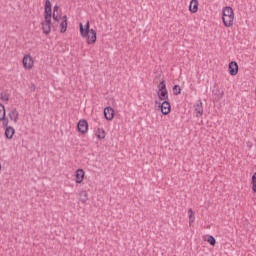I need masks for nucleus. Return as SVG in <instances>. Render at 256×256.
<instances>
[{
  "mask_svg": "<svg viewBox=\"0 0 256 256\" xmlns=\"http://www.w3.org/2000/svg\"><path fill=\"white\" fill-rule=\"evenodd\" d=\"M13 135H15V128L8 126L5 130L6 139H13Z\"/></svg>",
  "mask_w": 256,
  "mask_h": 256,
  "instance_id": "4468645a",
  "label": "nucleus"
},
{
  "mask_svg": "<svg viewBox=\"0 0 256 256\" xmlns=\"http://www.w3.org/2000/svg\"><path fill=\"white\" fill-rule=\"evenodd\" d=\"M76 183H83V179H85V171L83 169H78L75 174Z\"/></svg>",
  "mask_w": 256,
  "mask_h": 256,
  "instance_id": "9b49d317",
  "label": "nucleus"
},
{
  "mask_svg": "<svg viewBox=\"0 0 256 256\" xmlns=\"http://www.w3.org/2000/svg\"><path fill=\"white\" fill-rule=\"evenodd\" d=\"M228 69H229L230 75L232 76H235L237 75V73H239V65L235 61H232L229 63Z\"/></svg>",
  "mask_w": 256,
  "mask_h": 256,
  "instance_id": "6e6552de",
  "label": "nucleus"
},
{
  "mask_svg": "<svg viewBox=\"0 0 256 256\" xmlns=\"http://www.w3.org/2000/svg\"><path fill=\"white\" fill-rule=\"evenodd\" d=\"M41 25H42V30L44 35H49V33H51V25H52L51 18H49L48 20L45 19V22H42Z\"/></svg>",
  "mask_w": 256,
  "mask_h": 256,
  "instance_id": "0eeeda50",
  "label": "nucleus"
},
{
  "mask_svg": "<svg viewBox=\"0 0 256 256\" xmlns=\"http://www.w3.org/2000/svg\"><path fill=\"white\" fill-rule=\"evenodd\" d=\"M160 109L162 115H169L171 113V103H169V100H164L162 104H160Z\"/></svg>",
  "mask_w": 256,
  "mask_h": 256,
  "instance_id": "39448f33",
  "label": "nucleus"
},
{
  "mask_svg": "<svg viewBox=\"0 0 256 256\" xmlns=\"http://www.w3.org/2000/svg\"><path fill=\"white\" fill-rule=\"evenodd\" d=\"M79 27H80V35L84 39H87L88 45H93V43H96L97 31L90 29L89 21L86 22L84 27H83V23H80Z\"/></svg>",
  "mask_w": 256,
  "mask_h": 256,
  "instance_id": "f257e3e1",
  "label": "nucleus"
},
{
  "mask_svg": "<svg viewBox=\"0 0 256 256\" xmlns=\"http://www.w3.org/2000/svg\"><path fill=\"white\" fill-rule=\"evenodd\" d=\"M189 11L190 13H197V11H199V1L191 0L189 5Z\"/></svg>",
  "mask_w": 256,
  "mask_h": 256,
  "instance_id": "9d476101",
  "label": "nucleus"
},
{
  "mask_svg": "<svg viewBox=\"0 0 256 256\" xmlns=\"http://www.w3.org/2000/svg\"><path fill=\"white\" fill-rule=\"evenodd\" d=\"M77 130L79 131V133H82V135H85V133L89 131V123H87V120H79L77 124Z\"/></svg>",
  "mask_w": 256,
  "mask_h": 256,
  "instance_id": "20e7f679",
  "label": "nucleus"
},
{
  "mask_svg": "<svg viewBox=\"0 0 256 256\" xmlns=\"http://www.w3.org/2000/svg\"><path fill=\"white\" fill-rule=\"evenodd\" d=\"M60 33H65L67 31V16H63V21L60 23Z\"/></svg>",
  "mask_w": 256,
  "mask_h": 256,
  "instance_id": "a211bd4d",
  "label": "nucleus"
},
{
  "mask_svg": "<svg viewBox=\"0 0 256 256\" xmlns=\"http://www.w3.org/2000/svg\"><path fill=\"white\" fill-rule=\"evenodd\" d=\"M1 108L3 110V115H2V118H1V121H2V124L4 125V127H7V125H9V119H7L5 117V105L1 104Z\"/></svg>",
  "mask_w": 256,
  "mask_h": 256,
  "instance_id": "dca6fc26",
  "label": "nucleus"
},
{
  "mask_svg": "<svg viewBox=\"0 0 256 256\" xmlns=\"http://www.w3.org/2000/svg\"><path fill=\"white\" fill-rule=\"evenodd\" d=\"M105 130L103 128H98L97 131H96V137L98 139H105Z\"/></svg>",
  "mask_w": 256,
  "mask_h": 256,
  "instance_id": "aec40b11",
  "label": "nucleus"
},
{
  "mask_svg": "<svg viewBox=\"0 0 256 256\" xmlns=\"http://www.w3.org/2000/svg\"><path fill=\"white\" fill-rule=\"evenodd\" d=\"M52 19L54 21L52 23V27L55 31V27H58L59 26V21H61V14H59V12H53Z\"/></svg>",
  "mask_w": 256,
  "mask_h": 256,
  "instance_id": "1a4fd4ad",
  "label": "nucleus"
},
{
  "mask_svg": "<svg viewBox=\"0 0 256 256\" xmlns=\"http://www.w3.org/2000/svg\"><path fill=\"white\" fill-rule=\"evenodd\" d=\"M44 8H51V0H46Z\"/></svg>",
  "mask_w": 256,
  "mask_h": 256,
  "instance_id": "bb28decb",
  "label": "nucleus"
},
{
  "mask_svg": "<svg viewBox=\"0 0 256 256\" xmlns=\"http://www.w3.org/2000/svg\"><path fill=\"white\" fill-rule=\"evenodd\" d=\"M155 103H156V105L159 104V102H157V101Z\"/></svg>",
  "mask_w": 256,
  "mask_h": 256,
  "instance_id": "c756f323",
  "label": "nucleus"
},
{
  "mask_svg": "<svg viewBox=\"0 0 256 256\" xmlns=\"http://www.w3.org/2000/svg\"><path fill=\"white\" fill-rule=\"evenodd\" d=\"M222 21L226 27H233V23L235 21V12H233V8L231 6H226L222 10Z\"/></svg>",
  "mask_w": 256,
  "mask_h": 256,
  "instance_id": "f03ea898",
  "label": "nucleus"
},
{
  "mask_svg": "<svg viewBox=\"0 0 256 256\" xmlns=\"http://www.w3.org/2000/svg\"><path fill=\"white\" fill-rule=\"evenodd\" d=\"M158 87L159 91H167V85L165 84V80H162Z\"/></svg>",
  "mask_w": 256,
  "mask_h": 256,
  "instance_id": "393cba45",
  "label": "nucleus"
},
{
  "mask_svg": "<svg viewBox=\"0 0 256 256\" xmlns=\"http://www.w3.org/2000/svg\"><path fill=\"white\" fill-rule=\"evenodd\" d=\"M53 10L51 8H44V19H51Z\"/></svg>",
  "mask_w": 256,
  "mask_h": 256,
  "instance_id": "6ab92c4d",
  "label": "nucleus"
},
{
  "mask_svg": "<svg viewBox=\"0 0 256 256\" xmlns=\"http://www.w3.org/2000/svg\"><path fill=\"white\" fill-rule=\"evenodd\" d=\"M158 97L160 101H169V92L167 90H159Z\"/></svg>",
  "mask_w": 256,
  "mask_h": 256,
  "instance_id": "f8f14e48",
  "label": "nucleus"
},
{
  "mask_svg": "<svg viewBox=\"0 0 256 256\" xmlns=\"http://www.w3.org/2000/svg\"><path fill=\"white\" fill-rule=\"evenodd\" d=\"M53 13H59V6L58 5L54 6Z\"/></svg>",
  "mask_w": 256,
  "mask_h": 256,
  "instance_id": "cd10ccee",
  "label": "nucleus"
},
{
  "mask_svg": "<svg viewBox=\"0 0 256 256\" xmlns=\"http://www.w3.org/2000/svg\"><path fill=\"white\" fill-rule=\"evenodd\" d=\"M252 191L256 193V172L252 176Z\"/></svg>",
  "mask_w": 256,
  "mask_h": 256,
  "instance_id": "b1692460",
  "label": "nucleus"
},
{
  "mask_svg": "<svg viewBox=\"0 0 256 256\" xmlns=\"http://www.w3.org/2000/svg\"><path fill=\"white\" fill-rule=\"evenodd\" d=\"M207 242L212 246V247H215L216 243H217V240H215V237L213 236H208L207 238Z\"/></svg>",
  "mask_w": 256,
  "mask_h": 256,
  "instance_id": "5701e85b",
  "label": "nucleus"
},
{
  "mask_svg": "<svg viewBox=\"0 0 256 256\" xmlns=\"http://www.w3.org/2000/svg\"><path fill=\"white\" fill-rule=\"evenodd\" d=\"M22 64L24 69H33V57H31V54H26L23 57Z\"/></svg>",
  "mask_w": 256,
  "mask_h": 256,
  "instance_id": "7ed1b4c3",
  "label": "nucleus"
},
{
  "mask_svg": "<svg viewBox=\"0 0 256 256\" xmlns=\"http://www.w3.org/2000/svg\"><path fill=\"white\" fill-rule=\"evenodd\" d=\"M104 117L107 121H113V117H115V110L108 106L104 109Z\"/></svg>",
  "mask_w": 256,
  "mask_h": 256,
  "instance_id": "423d86ee",
  "label": "nucleus"
},
{
  "mask_svg": "<svg viewBox=\"0 0 256 256\" xmlns=\"http://www.w3.org/2000/svg\"><path fill=\"white\" fill-rule=\"evenodd\" d=\"M173 95H181V86L174 85L172 88Z\"/></svg>",
  "mask_w": 256,
  "mask_h": 256,
  "instance_id": "4be33fe9",
  "label": "nucleus"
},
{
  "mask_svg": "<svg viewBox=\"0 0 256 256\" xmlns=\"http://www.w3.org/2000/svg\"><path fill=\"white\" fill-rule=\"evenodd\" d=\"M79 195L81 203H87V201H89V194H87V191H81Z\"/></svg>",
  "mask_w": 256,
  "mask_h": 256,
  "instance_id": "f3484780",
  "label": "nucleus"
},
{
  "mask_svg": "<svg viewBox=\"0 0 256 256\" xmlns=\"http://www.w3.org/2000/svg\"><path fill=\"white\" fill-rule=\"evenodd\" d=\"M223 95H224V92H220L219 96H218V99H223Z\"/></svg>",
  "mask_w": 256,
  "mask_h": 256,
  "instance_id": "c85d7f7f",
  "label": "nucleus"
},
{
  "mask_svg": "<svg viewBox=\"0 0 256 256\" xmlns=\"http://www.w3.org/2000/svg\"><path fill=\"white\" fill-rule=\"evenodd\" d=\"M194 109L197 115H200V116L203 115V102L201 100H198L194 105Z\"/></svg>",
  "mask_w": 256,
  "mask_h": 256,
  "instance_id": "ddd939ff",
  "label": "nucleus"
},
{
  "mask_svg": "<svg viewBox=\"0 0 256 256\" xmlns=\"http://www.w3.org/2000/svg\"><path fill=\"white\" fill-rule=\"evenodd\" d=\"M1 101H9V94H2L1 95Z\"/></svg>",
  "mask_w": 256,
  "mask_h": 256,
  "instance_id": "a878e982",
  "label": "nucleus"
},
{
  "mask_svg": "<svg viewBox=\"0 0 256 256\" xmlns=\"http://www.w3.org/2000/svg\"><path fill=\"white\" fill-rule=\"evenodd\" d=\"M188 215H189V224L195 223V212H193V209L188 210Z\"/></svg>",
  "mask_w": 256,
  "mask_h": 256,
  "instance_id": "412c9836",
  "label": "nucleus"
},
{
  "mask_svg": "<svg viewBox=\"0 0 256 256\" xmlns=\"http://www.w3.org/2000/svg\"><path fill=\"white\" fill-rule=\"evenodd\" d=\"M8 115L11 121H14V123H17L19 119V112H17V109L11 110Z\"/></svg>",
  "mask_w": 256,
  "mask_h": 256,
  "instance_id": "2eb2a0df",
  "label": "nucleus"
}]
</instances>
